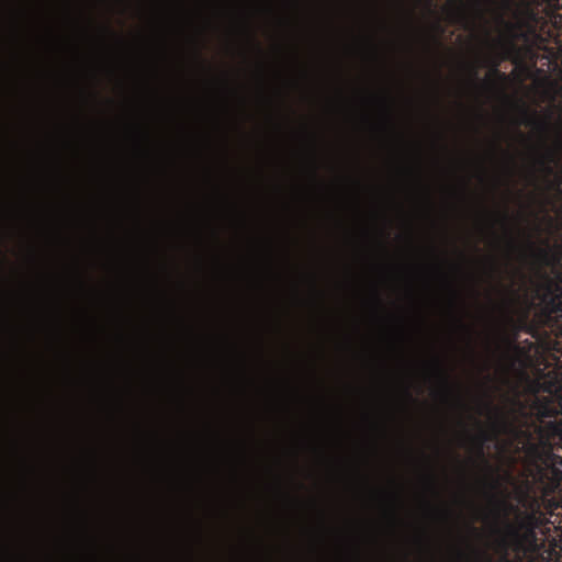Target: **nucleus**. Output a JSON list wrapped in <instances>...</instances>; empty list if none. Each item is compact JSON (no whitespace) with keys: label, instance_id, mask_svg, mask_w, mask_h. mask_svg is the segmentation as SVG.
Segmentation results:
<instances>
[{"label":"nucleus","instance_id":"6e6552de","mask_svg":"<svg viewBox=\"0 0 562 562\" xmlns=\"http://www.w3.org/2000/svg\"><path fill=\"white\" fill-rule=\"evenodd\" d=\"M483 557L486 562H493L492 558L487 553H484Z\"/></svg>","mask_w":562,"mask_h":562},{"label":"nucleus","instance_id":"f03ea898","mask_svg":"<svg viewBox=\"0 0 562 562\" xmlns=\"http://www.w3.org/2000/svg\"><path fill=\"white\" fill-rule=\"evenodd\" d=\"M528 245L532 250V259L536 263V276L540 280L537 284L539 297L543 303L554 305L559 299L560 285L543 270V267L552 265L551 252L547 247H537L532 241H529Z\"/></svg>","mask_w":562,"mask_h":562},{"label":"nucleus","instance_id":"f257e3e1","mask_svg":"<svg viewBox=\"0 0 562 562\" xmlns=\"http://www.w3.org/2000/svg\"><path fill=\"white\" fill-rule=\"evenodd\" d=\"M495 517L493 550L497 554V562H509L512 552L525 553L527 543L536 540V517L522 515L516 506L501 499L496 501Z\"/></svg>","mask_w":562,"mask_h":562},{"label":"nucleus","instance_id":"7ed1b4c3","mask_svg":"<svg viewBox=\"0 0 562 562\" xmlns=\"http://www.w3.org/2000/svg\"><path fill=\"white\" fill-rule=\"evenodd\" d=\"M539 148L541 149L537 156L539 170L562 183V128L557 131L550 146L547 142H541Z\"/></svg>","mask_w":562,"mask_h":562},{"label":"nucleus","instance_id":"20e7f679","mask_svg":"<svg viewBox=\"0 0 562 562\" xmlns=\"http://www.w3.org/2000/svg\"><path fill=\"white\" fill-rule=\"evenodd\" d=\"M487 407L492 411L497 412V418L495 420V427L499 434L509 435L515 439H530L531 435L528 430L518 426L515 420L510 419L507 415L501 412L498 408L494 407L492 403L488 401L486 403Z\"/></svg>","mask_w":562,"mask_h":562},{"label":"nucleus","instance_id":"1a4fd4ad","mask_svg":"<svg viewBox=\"0 0 562 562\" xmlns=\"http://www.w3.org/2000/svg\"><path fill=\"white\" fill-rule=\"evenodd\" d=\"M471 71H472V76H473L475 79H477V71H476V69H475V68H472V69H471Z\"/></svg>","mask_w":562,"mask_h":562},{"label":"nucleus","instance_id":"0eeeda50","mask_svg":"<svg viewBox=\"0 0 562 562\" xmlns=\"http://www.w3.org/2000/svg\"><path fill=\"white\" fill-rule=\"evenodd\" d=\"M494 75H496L497 77H499L502 80H505L506 79V76L505 74L501 72L496 67L492 70Z\"/></svg>","mask_w":562,"mask_h":562},{"label":"nucleus","instance_id":"423d86ee","mask_svg":"<svg viewBox=\"0 0 562 562\" xmlns=\"http://www.w3.org/2000/svg\"><path fill=\"white\" fill-rule=\"evenodd\" d=\"M490 438L485 435V434H482L480 436V438H477V442H476V451H477V454L479 457L484 461V463L486 465H488L487 461L484 459V449H483V446L485 443V441H487Z\"/></svg>","mask_w":562,"mask_h":562},{"label":"nucleus","instance_id":"39448f33","mask_svg":"<svg viewBox=\"0 0 562 562\" xmlns=\"http://www.w3.org/2000/svg\"><path fill=\"white\" fill-rule=\"evenodd\" d=\"M436 370L440 379L442 380V383L445 385V396L447 397L451 393V385L449 382L448 374L442 370L439 362L436 363Z\"/></svg>","mask_w":562,"mask_h":562}]
</instances>
